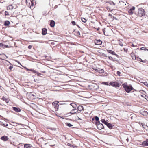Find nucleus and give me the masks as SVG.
Returning <instances> with one entry per match:
<instances>
[{"mask_svg":"<svg viewBox=\"0 0 148 148\" xmlns=\"http://www.w3.org/2000/svg\"><path fill=\"white\" fill-rule=\"evenodd\" d=\"M79 118V119H81L80 118Z\"/></svg>","mask_w":148,"mask_h":148,"instance_id":"nucleus-62","label":"nucleus"},{"mask_svg":"<svg viewBox=\"0 0 148 148\" xmlns=\"http://www.w3.org/2000/svg\"><path fill=\"white\" fill-rule=\"evenodd\" d=\"M66 125L67 126L69 127H71L73 126V125H71L70 123H67L66 124Z\"/></svg>","mask_w":148,"mask_h":148,"instance_id":"nucleus-33","label":"nucleus"},{"mask_svg":"<svg viewBox=\"0 0 148 148\" xmlns=\"http://www.w3.org/2000/svg\"><path fill=\"white\" fill-rule=\"evenodd\" d=\"M77 109L79 111H81L83 110L84 108L83 106H79L78 107Z\"/></svg>","mask_w":148,"mask_h":148,"instance_id":"nucleus-18","label":"nucleus"},{"mask_svg":"<svg viewBox=\"0 0 148 148\" xmlns=\"http://www.w3.org/2000/svg\"><path fill=\"white\" fill-rule=\"evenodd\" d=\"M94 119H93V118H92V120H94Z\"/></svg>","mask_w":148,"mask_h":148,"instance_id":"nucleus-63","label":"nucleus"},{"mask_svg":"<svg viewBox=\"0 0 148 148\" xmlns=\"http://www.w3.org/2000/svg\"><path fill=\"white\" fill-rule=\"evenodd\" d=\"M101 121L103 123V122H104L105 121V120L104 119H101Z\"/></svg>","mask_w":148,"mask_h":148,"instance_id":"nucleus-50","label":"nucleus"},{"mask_svg":"<svg viewBox=\"0 0 148 148\" xmlns=\"http://www.w3.org/2000/svg\"><path fill=\"white\" fill-rule=\"evenodd\" d=\"M71 23L73 25H76V22L74 21H72Z\"/></svg>","mask_w":148,"mask_h":148,"instance_id":"nucleus-39","label":"nucleus"},{"mask_svg":"<svg viewBox=\"0 0 148 148\" xmlns=\"http://www.w3.org/2000/svg\"><path fill=\"white\" fill-rule=\"evenodd\" d=\"M120 2H122L123 3H124L123 2V1H119V2L120 3Z\"/></svg>","mask_w":148,"mask_h":148,"instance_id":"nucleus-55","label":"nucleus"},{"mask_svg":"<svg viewBox=\"0 0 148 148\" xmlns=\"http://www.w3.org/2000/svg\"><path fill=\"white\" fill-rule=\"evenodd\" d=\"M103 84H104L106 85H108V83H107V82H103Z\"/></svg>","mask_w":148,"mask_h":148,"instance_id":"nucleus-47","label":"nucleus"},{"mask_svg":"<svg viewBox=\"0 0 148 148\" xmlns=\"http://www.w3.org/2000/svg\"><path fill=\"white\" fill-rule=\"evenodd\" d=\"M140 113H141V114L144 115H146V114H147V112L146 111H144L142 112H141Z\"/></svg>","mask_w":148,"mask_h":148,"instance_id":"nucleus-29","label":"nucleus"},{"mask_svg":"<svg viewBox=\"0 0 148 148\" xmlns=\"http://www.w3.org/2000/svg\"><path fill=\"white\" fill-rule=\"evenodd\" d=\"M28 148H35L32 146V145L28 144Z\"/></svg>","mask_w":148,"mask_h":148,"instance_id":"nucleus-35","label":"nucleus"},{"mask_svg":"<svg viewBox=\"0 0 148 148\" xmlns=\"http://www.w3.org/2000/svg\"><path fill=\"white\" fill-rule=\"evenodd\" d=\"M135 7L133 6L131 8L128 10V13L130 15H132L134 13V11L135 9Z\"/></svg>","mask_w":148,"mask_h":148,"instance_id":"nucleus-5","label":"nucleus"},{"mask_svg":"<svg viewBox=\"0 0 148 148\" xmlns=\"http://www.w3.org/2000/svg\"><path fill=\"white\" fill-rule=\"evenodd\" d=\"M97 70V72L100 73H102L104 72V71L103 70L100 68H98Z\"/></svg>","mask_w":148,"mask_h":148,"instance_id":"nucleus-19","label":"nucleus"},{"mask_svg":"<svg viewBox=\"0 0 148 148\" xmlns=\"http://www.w3.org/2000/svg\"><path fill=\"white\" fill-rule=\"evenodd\" d=\"M58 103L59 102L58 101H56L53 102L52 103V104L54 106H55L56 107L57 105L58 106V107L59 106V105L58 104Z\"/></svg>","mask_w":148,"mask_h":148,"instance_id":"nucleus-23","label":"nucleus"},{"mask_svg":"<svg viewBox=\"0 0 148 148\" xmlns=\"http://www.w3.org/2000/svg\"><path fill=\"white\" fill-rule=\"evenodd\" d=\"M121 73V72L120 71H117V75H118L120 76V75Z\"/></svg>","mask_w":148,"mask_h":148,"instance_id":"nucleus-44","label":"nucleus"},{"mask_svg":"<svg viewBox=\"0 0 148 148\" xmlns=\"http://www.w3.org/2000/svg\"><path fill=\"white\" fill-rule=\"evenodd\" d=\"M32 94L31 92H30L29 94H28V96H32Z\"/></svg>","mask_w":148,"mask_h":148,"instance_id":"nucleus-48","label":"nucleus"},{"mask_svg":"<svg viewBox=\"0 0 148 148\" xmlns=\"http://www.w3.org/2000/svg\"><path fill=\"white\" fill-rule=\"evenodd\" d=\"M29 100L30 101V98H32V96H29Z\"/></svg>","mask_w":148,"mask_h":148,"instance_id":"nucleus-52","label":"nucleus"},{"mask_svg":"<svg viewBox=\"0 0 148 148\" xmlns=\"http://www.w3.org/2000/svg\"><path fill=\"white\" fill-rule=\"evenodd\" d=\"M4 125L5 126L7 127L8 126V124H7L6 125L4 124Z\"/></svg>","mask_w":148,"mask_h":148,"instance_id":"nucleus-51","label":"nucleus"},{"mask_svg":"<svg viewBox=\"0 0 148 148\" xmlns=\"http://www.w3.org/2000/svg\"><path fill=\"white\" fill-rule=\"evenodd\" d=\"M31 71L32 72L34 73H37L38 76H40V75H41V74L40 73H37V71H35L33 69H28V71Z\"/></svg>","mask_w":148,"mask_h":148,"instance_id":"nucleus-7","label":"nucleus"},{"mask_svg":"<svg viewBox=\"0 0 148 148\" xmlns=\"http://www.w3.org/2000/svg\"><path fill=\"white\" fill-rule=\"evenodd\" d=\"M32 98H30V101H31L34 99H36V97L34 95L32 94Z\"/></svg>","mask_w":148,"mask_h":148,"instance_id":"nucleus-26","label":"nucleus"},{"mask_svg":"<svg viewBox=\"0 0 148 148\" xmlns=\"http://www.w3.org/2000/svg\"><path fill=\"white\" fill-rule=\"evenodd\" d=\"M138 15L140 16H144L145 15V10L142 8H140L138 9Z\"/></svg>","mask_w":148,"mask_h":148,"instance_id":"nucleus-2","label":"nucleus"},{"mask_svg":"<svg viewBox=\"0 0 148 148\" xmlns=\"http://www.w3.org/2000/svg\"><path fill=\"white\" fill-rule=\"evenodd\" d=\"M32 8V6H30V8L31 9Z\"/></svg>","mask_w":148,"mask_h":148,"instance_id":"nucleus-58","label":"nucleus"},{"mask_svg":"<svg viewBox=\"0 0 148 148\" xmlns=\"http://www.w3.org/2000/svg\"><path fill=\"white\" fill-rule=\"evenodd\" d=\"M76 35L77 36H79L80 35V33L79 31H77L75 32Z\"/></svg>","mask_w":148,"mask_h":148,"instance_id":"nucleus-31","label":"nucleus"},{"mask_svg":"<svg viewBox=\"0 0 148 148\" xmlns=\"http://www.w3.org/2000/svg\"><path fill=\"white\" fill-rule=\"evenodd\" d=\"M70 105H71L72 106V107L74 108H76L77 106L76 104L74 103H71L70 104Z\"/></svg>","mask_w":148,"mask_h":148,"instance_id":"nucleus-27","label":"nucleus"},{"mask_svg":"<svg viewBox=\"0 0 148 148\" xmlns=\"http://www.w3.org/2000/svg\"><path fill=\"white\" fill-rule=\"evenodd\" d=\"M141 125L145 129L146 128V127H147V125H145L144 124H143V123H141Z\"/></svg>","mask_w":148,"mask_h":148,"instance_id":"nucleus-28","label":"nucleus"},{"mask_svg":"<svg viewBox=\"0 0 148 148\" xmlns=\"http://www.w3.org/2000/svg\"><path fill=\"white\" fill-rule=\"evenodd\" d=\"M41 72L43 73H46V71H41Z\"/></svg>","mask_w":148,"mask_h":148,"instance_id":"nucleus-53","label":"nucleus"},{"mask_svg":"<svg viewBox=\"0 0 148 148\" xmlns=\"http://www.w3.org/2000/svg\"><path fill=\"white\" fill-rule=\"evenodd\" d=\"M26 1V4H27V0H25Z\"/></svg>","mask_w":148,"mask_h":148,"instance_id":"nucleus-56","label":"nucleus"},{"mask_svg":"<svg viewBox=\"0 0 148 148\" xmlns=\"http://www.w3.org/2000/svg\"><path fill=\"white\" fill-rule=\"evenodd\" d=\"M102 42L100 40H96L95 41V45H101Z\"/></svg>","mask_w":148,"mask_h":148,"instance_id":"nucleus-6","label":"nucleus"},{"mask_svg":"<svg viewBox=\"0 0 148 148\" xmlns=\"http://www.w3.org/2000/svg\"><path fill=\"white\" fill-rule=\"evenodd\" d=\"M34 48H33V51H34Z\"/></svg>","mask_w":148,"mask_h":148,"instance_id":"nucleus-60","label":"nucleus"},{"mask_svg":"<svg viewBox=\"0 0 148 148\" xmlns=\"http://www.w3.org/2000/svg\"><path fill=\"white\" fill-rule=\"evenodd\" d=\"M32 47V46L30 45L28 46V49H31Z\"/></svg>","mask_w":148,"mask_h":148,"instance_id":"nucleus-49","label":"nucleus"},{"mask_svg":"<svg viewBox=\"0 0 148 148\" xmlns=\"http://www.w3.org/2000/svg\"><path fill=\"white\" fill-rule=\"evenodd\" d=\"M5 57L7 58L8 57L6 56V55L4 54H0V59L2 60H4L5 59Z\"/></svg>","mask_w":148,"mask_h":148,"instance_id":"nucleus-8","label":"nucleus"},{"mask_svg":"<svg viewBox=\"0 0 148 148\" xmlns=\"http://www.w3.org/2000/svg\"><path fill=\"white\" fill-rule=\"evenodd\" d=\"M55 25V22L53 20H51L50 22V25L51 27H53Z\"/></svg>","mask_w":148,"mask_h":148,"instance_id":"nucleus-16","label":"nucleus"},{"mask_svg":"<svg viewBox=\"0 0 148 148\" xmlns=\"http://www.w3.org/2000/svg\"><path fill=\"white\" fill-rule=\"evenodd\" d=\"M124 51L127 53L128 51V49L126 48H124Z\"/></svg>","mask_w":148,"mask_h":148,"instance_id":"nucleus-38","label":"nucleus"},{"mask_svg":"<svg viewBox=\"0 0 148 148\" xmlns=\"http://www.w3.org/2000/svg\"><path fill=\"white\" fill-rule=\"evenodd\" d=\"M142 145L144 146H148V139L143 141L142 143Z\"/></svg>","mask_w":148,"mask_h":148,"instance_id":"nucleus-11","label":"nucleus"},{"mask_svg":"<svg viewBox=\"0 0 148 148\" xmlns=\"http://www.w3.org/2000/svg\"><path fill=\"white\" fill-rule=\"evenodd\" d=\"M144 84L146 86L148 87V84L147 82H145L144 83Z\"/></svg>","mask_w":148,"mask_h":148,"instance_id":"nucleus-40","label":"nucleus"},{"mask_svg":"<svg viewBox=\"0 0 148 148\" xmlns=\"http://www.w3.org/2000/svg\"><path fill=\"white\" fill-rule=\"evenodd\" d=\"M1 139L5 141L8 140L9 139V138L7 136H4L1 137Z\"/></svg>","mask_w":148,"mask_h":148,"instance_id":"nucleus-9","label":"nucleus"},{"mask_svg":"<svg viewBox=\"0 0 148 148\" xmlns=\"http://www.w3.org/2000/svg\"><path fill=\"white\" fill-rule=\"evenodd\" d=\"M145 48L144 47H143L141 48L142 50H144L143 49Z\"/></svg>","mask_w":148,"mask_h":148,"instance_id":"nucleus-54","label":"nucleus"},{"mask_svg":"<svg viewBox=\"0 0 148 148\" xmlns=\"http://www.w3.org/2000/svg\"><path fill=\"white\" fill-rule=\"evenodd\" d=\"M49 129H50L51 130H56V128H51V127L49 128Z\"/></svg>","mask_w":148,"mask_h":148,"instance_id":"nucleus-42","label":"nucleus"},{"mask_svg":"<svg viewBox=\"0 0 148 148\" xmlns=\"http://www.w3.org/2000/svg\"><path fill=\"white\" fill-rule=\"evenodd\" d=\"M67 145H68V146H70V147H71L72 148H74L75 146L74 145H72V144H71L70 143H68Z\"/></svg>","mask_w":148,"mask_h":148,"instance_id":"nucleus-32","label":"nucleus"},{"mask_svg":"<svg viewBox=\"0 0 148 148\" xmlns=\"http://www.w3.org/2000/svg\"><path fill=\"white\" fill-rule=\"evenodd\" d=\"M108 58L111 60H113V58L112 57H111V56H109L108 57Z\"/></svg>","mask_w":148,"mask_h":148,"instance_id":"nucleus-41","label":"nucleus"},{"mask_svg":"<svg viewBox=\"0 0 148 148\" xmlns=\"http://www.w3.org/2000/svg\"><path fill=\"white\" fill-rule=\"evenodd\" d=\"M95 124L97 126V129L99 130H102L104 127L103 124L102 123H100L99 121H97L96 122Z\"/></svg>","mask_w":148,"mask_h":148,"instance_id":"nucleus-3","label":"nucleus"},{"mask_svg":"<svg viewBox=\"0 0 148 148\" xmlns=\"http://www.w3.org/2000/svg\"><path fill=\"white\" fill-rule=\"evenodd\" d=\"M26 70H28V69H27V68H26Z\"/></svg>","mask_w":148,"mask_h":148,"instance_id":"nucleus-61","label":"nucleus"},{"mask_svg":"<svg viewBox=\"0 0 148 148\" xmlns=\"http://www.w3.org/2000/svg\"><path fill=\"white\" fill-rule=\"evenodd\" d=\"M108 10H110V8H107Z\"/></svg>","mask_w":148,"mask_h":148,"instance_id":"nucleus-59","label":"nucleus"},{"mask_svg":"<svg viewBox=\"0 0 148 148\" xmlns=\"http://www.w3.org/2000/svg\"><path fill=\"white\" fill-rule=\"evenodd\" d=\"M95 120H96V121H99V118L98 116H95Z\"/></svg>","mask_w":148,"mask_h":148,"instance_id":"nucleus-34","label":"nucleus"},{"mask_svg":"<svg viewBox=\"0 0 148 148\" xmlns=\"http://www.w3.org/2000/svg\"><path fill=\"white\" fill-rule=\"evenodd\" d=\"M119 44L120 46H123V44L121 42H119Z\"/></svg>","mask_w":148,"mask_h":148,"instance_id":"nucleus-45","label":"nucleus"},{"mask_svg":"<svg viewBox=\"0 0 148 148\" xmlns=\"http://www.w3.org/2000/svg\"><path fill=\"white\" fill-rule=\"evenodd\" d=\"M0 46L3 47H8V45H5L3 43H0Z\"/></svg>","mask_w":148,"mask_h":148,"instance_id":"nucleus-25","label":"nucleus"},{"mask_svg":"<svg viewBox=\"0 0 148 148\" xmlns=\"http://www.w3.org/2000/svg\"><path fill=\"white\" fill-rule=\"evenodd\" d=\"M137 60L138 61H140L143 63H146L147 62L146 60H143L140 58L138 57L137 58Z\"/></svg>","mask_w":148,"mask_h":148,"instance_id":"nucleus-12","label":"nucleus"},{"mask_svg":"<svg viewBox=\"0 0 148 148\" xmlns=\"http://www.w3.org/2000/svg\"><path fill=\"white\" fill-rule=\"evenodd\" d=\"M107 51L108 53H111L112 55H115L117 56H118V55L117 54H116L115 53V52L114 51H113L112 50H107Z\"/></svg>","mask_w":148,"mask_h":148,"instance_id":"nucleus-10","label":"nucleus"},{"mask_svg":"<svg viewBox=\"0 0 148 148\" xmlns=\"http://www.w3.org/2000/svg\"><path fill=\"white\" fill-rule=\"evenodd\" d=\"M108 123L106 121H105L104 122H103V123H104L106 125H107Z\"/></svg>","mask_w":148,"mask_h":148,"instance_id":"nucleus-46","label":"nucleus"},{"mask_svg":"<svg viewBox=\"0 0 148 148\" xmlns=\"http://www.w3.org/2000/svg\"><path fill=\"white\" fill-rule=\"evenodd\" d=\"M10 24V22L8 21H6L5 22L4 25L8 26Z\"/></svg>","mask_w":148,"mask_h":148,"instance_id":"nucleus-24","label":"nucleus"},{"mask_svg":"<svg viewBox=\"0 0 148 148\" xmlns=\"http://www.w3.org/2000/svg\"><path fill=\"white\" fill-rule=\"evenodd\" d=\"M1 99L4 101L6 103H8V99L4 97H2V98H1Z\"/></svg>","mask_w":148,"mask_h":148,"instance_id":"nucleus-22","label":"nucleus"},{"mask_svg":"<svg viewBox=\"0 0 148 148\" xmlns=\"http://www.w3.org/2000/svg\"><path fill=\"white\" fill-rule=\"evenodd\" d=\"M122 86L127 93L130 92L133 88L131 85H127L125 83L123 84Z\"/></svg>","mask_w":148,"mask_h":148,"instance_id":"nucleus-1","label":"nucleus"},{"mask_svg":"<svg viewBox=\"0 0 148 148\" xmlns=\"http://www.w3.org/2000/svg\"><path fill=\"white\" fill-rule=\"evenodd\" d=\"M110 84L112 86L115 87H119V84L116 82H111L110 83Z\"/></svg>","mask_w":148,"mask_h":148,"instance_id":"nucleus-4","label":"nucleus"},{"mask_svg":"<svg viewBox=\"0 0 148 148\" xmlns=\"http://www.w3.org/2000/svg\"><path fill=\"white\" fill-rule=\"evenodd\" d=\"M23 148H28V144H26L24 145V147Z\"/></svg>","mask_w":148,"mask_h":148,"instance_id":"nucleus-37","label":"nucleus"},{"mask_svg":"<svg viewBox=\"0 0 148 148\" xmlns=\"http://www.w3.org/2000/svg\"><path fill=\"white\" fill-rule=\"evenodd\" d=\"M5 16L9 15L8 12L7 11H5Z\"/></svg>","mask_w":148,"mask_h":148,"instance_id":"nucleus-36","label":"nucleus"},{"mask_svg":"<svg viewBox=\"0 0 148 148\" xmlns=\"http://www.w3.org/2000/svg\"><path fill=\"white\" fill-rule=\"evenodd\" d=\"M106 3H108L111 5H115V3L111 1H106Z\"/></svg>","mask_w":148,"mask_h":148,"instance_id":"nucleus-17","label":"nucleus"},{"mask_svg":"<svg viewBox=\"0 0 148 148\" xmlns=\"http://www.w3.org/2000/svg\"><path fill=\"white\" fill-rule=\"evenodd\" d=\"M81 20L84 23H86L87 21V20L84 18H82Z\"/></svg>","mask_w":148,"mask_h":148,"instance_id":"nucleus-30","label":"nucleus"},{"mask_svg":"<svg viewBox=\"0 0 148 148\" xmlns=\"http://www.w3.org/2000/svg\"><path fill=\"white\" fill-rule=\"evenodd\" d=\"M78 111L77 109L75 108L71 110L70 113L72 114H76Z\"/></svg>","mask_w":148,"mask_h":148,"instance_id":"nucleus-13","label":"nucleus"},{"mask_svg":"<svg viewBox=\"0 0 148 148\" xmlns=\"http://www.w3.org/2000/svg\"><path fill=\"white\" fill-rule=\"evenodd\" d=\"M13 7L12 5H10L8 6L7 7V10H10L13 9Z\"/></svg>","mask_w":148,"mask_h":148,"instance_id":"nucleus-21","label":"nucleus"},{"mask_svg":"<svg viewBox=\"0 0 148 148\" xmlns=\"http://www.w3.org/2000/svg\"><path fill=\"white\" fill-rule=\"evenodd\" d=\"M13 68V67L12 66H10L9 68V69L11 70Z\"/></svg>","mask_w":148,"mask_h":148,"instance_id":"nucleus-43","label":"nucleus"},{"mask_svg":"<svg viewBox=\"0 0 148 148\" xmlns=\"http://www.w3.org/2000/svg\"><path fill=\"white\" fill-rule=\"evenodd\" d=\"M13 110L14 111L17 112H19L21 111V109L19 108L16 107H13Z\"/></svg>","mask_w":148,"mask_h":148,"instance_id":"nucleus-14","label":"nucleus"},{"mask_svg":"<svg viewBox=\"0 0 148 148\" xmlns=\"http://www.w3.org/2000/svg\"><path fill=\"white\" fill-rule=\"evenodd\" d=\"M107 126L110 129H112L113 125L111 123H108L107 125Z\"/></svg>","mask_w":148,"mask_h":148,"instance_id":"nucleus-20","label":"nucleus"},{"mask_svg":"<svg viewBox=\"0 0 148 148\" xmlns=\"http://www.w3.org/2000/svg\"><path fill=\"white\" fill-rule=\"evenodd\" d=\"M47 33V29L45 28L42 29V34L43 35H45Z\"/></svg>","mask_w":148,"mask_h":148,"instance_id":"nucleus-15","label":"nucleus"},{"mask_svg":"<svg viewBox=\"0 0 148 148\" xmlns=\"http://www.w3.org/2000/svg\"><path fill=\"white\" fill-rule=\"evenodd\" d=\"M132 46L133 47H134V45L132 44Z\"/></svg>","mask_w":148,"mask_h":148,"instance_id":"nucleus-57","label":"nucleus"}]
</instances>
